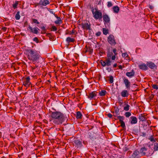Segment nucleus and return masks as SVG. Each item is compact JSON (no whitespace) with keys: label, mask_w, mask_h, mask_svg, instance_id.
I'll return each mask as SVG.
<instances>
[{"label":"nucleus","mask_w":158,"mask_h":158,"mask_svg":"<svg viewBox=\"0 0 158 158\" xmlns=\"http://www.w3.org/2000/svg\"><path fill=\"white\" fill-rule=\"evenodd\" d=\"M51 117L52 118L50 121L56 125L62 124L64 121L67 119V117L59 112H52Z\"/></svg>","instance_id":"obj_1"},{"label":"nucleus","mask_w":158,"mask_h":158,"mask_svg":"<svg viewBox=\"0 0 158 158\" xmlns=\"http://www.w3.org/2000/svg\"><path fill=\"white\" fill-rule=\"evenodd\" d=\"M26 53L27 54L28 59L33 61L37 60L40 57L38 53L34 50H26Z\"/></svg>","instance_id":"obj_2"},{"label":"nucleus","mask_w":158,"mask_h":158,"mask_svg":"<svg viewBox=\"0 0 158 158\" xmlns=\"http://www.w3.org/2000/svg\"><path fill=\"white\" fill-rule=\"evenodd\" d=\"M93 17L96 20H100L102 18V13L101 10L97 9H93L92 10Z\"/></svg>","instance_id":"obj_3"},{"label":"nucleus","mask_w":158,"mask_h":158,"mask_svg":"<svg viewBox=\"0 0 158 158\" xmlns=\"http://www.w3.org/2000/svg\"><path fill=\"white\" fill-rule=\"evenodd\" d=\"M102 18L104 24L109 27L110 24V19L109 16L106 14H103Z\"/></svg>","instance_id":"obj_4"},{"label":"nucleus","mask_w":158,"mask_h":158,"mask_svg":"<svg viewBox=\"0 0 158 158\" xmlns=\"http://www.w3.org/2000/svg\"><path fill=\"white\" fill-rule=\"evenodd\" d=\"M107 41L108 43L111 45H114L116 44L114 36L112 35H110L108 37Z\"/></svg>","instance_id":"obj_5"},{"label":"nucleus","mask_w":158,"mask_h":158,"mask_svg":"<svg viewBox=\"0 0 158 158\" xmlns=\"http://www.w3.org/2000/svg\"><path fill=\"white\" fill-rule=\"evenodd\" d=\"M28 28L30 30V31L33 33L37 34L39 32V31L40 30L37 27H35L33 28H32L31 26H29Z\"/></svg>","instance_id":"obj_6"},{"label":"nucleus","mask_w":158,"mask_h":158,"mask_svg":"<svg viewBox=\"0 0 158 158\" xmlns=\"http://www.w3.org/2000/svg\"><path fill=\"white\" fill-rule=\"evenodd\" d=\"M109 57L110 58H111V59L113 60H114L116 58L115 56L113 53L112 50H111V51H109L108 52L107 58Z\"/></svg>","instance_id":"obj_7"},{"label":"nucleus","mask_w":158,"mask_h":158,"mask_svg":"<svg viewBox=\"0 0 158 158\" xmlns=\"http://www.w3.org/2000/svg\"><path fill=\"white\" fill-rule=\"evenodd\" d=\"M30 80V78L29 77H26V80L23 82V85L26 87H29L31 84Z\"/></svg>","instance_id":"obj_8"},{"label":"nucleus","mask_w":158,"mask_h":158,"mask_svg":"<svg viewBox=\"0 0 158 158\" xmlns=\"http://www.w3.org/2000/svg\"><path fill=\"white\" fill-rule=\"evenodd\" d=\"M49 2L48 0H40L39 2V4L40 5L45 6L49 4Z\"/></svg>","instance_id":"obj_9"},{"label":"nucleus","mask_w":158,"mask_h":158,"mask_svg":"<svg viewBox=\"0 0 158 158\" xmlns=\"http://www.w3.org/2000/svg\"><path fill=\"white\" fill-rule=\"evenodd\" d=\"M82 27L85 30H89L90 28V24L87 23H82L81 24Z\"/></svg>","instance_id":"obj_10"},{"label":"nucleus","mask_w":158,"mask_h":158,"mask_svg":"<svg viewBox=\"0 0 158 158\" xmlns=\"http://www.w3.org/2000/svg\"><path fill=\"white\" fill-rule=\"evenodd\" d=\"M124 82L127 89L129 88L130 86V83L128 80L127 79H124Z\"/></svg>","instance_id":"obj_11"},{"label":"nucleus","mask_w":158,"mask_h":158,"mask_svg":"<svg viewBox=\"0 0 158 158\" xmlns=\"http://www.w3.org/2000/svg\"><path fill=\"white\" fill-rule=\"evenodd\" d=\"M139 154V151L135 150L132 155L131 158H137L138 157V156Z\"/></svg>","instance_id":"obj_12"},{"label":"nucleus","mask_w":158,"mask_h":158,"mask_svg":"<svg viewBox=\"0 0 158 158\" xmlns=\"http://www.w3.org/2000/svg\"><path fill=\"white\" fill-rule=\"evenodd\" d=\"M147 148L145 147L142 148L140 150V153L142 155H145L146 154V152Z\"/></svg>","instance_id":"obj_13"},{"label":"nucleus","mask_w":158,"mask_h":158,"mask_svg":"<svg viewBox=\"0 0 158 158\" xmlns=\"http://www.w3.org/2000/svg\"><path fill=\"white\" fill-rule=\"evenodd\" d=\"M96 96V94L94 92H92L91 93H90L89 94V95L88 96V98L90 100H92L93 99L94 97Z\"/></svg>","instance_id":"obj_14"},{"label":"nucleus","mask_w":158,"mask_h":158,"mask_svg":"<svg viewBox=\"0 0 158 158\" xmlns=\"http://www.w3.org/2000/svg\"><path fill=\"white\" fill-rule=\"evenodd\" d=\"M131 119V123L132 124H135L137 123V118L135 117L132 116L130 117Z\"/></svg>","instance_id":"obj_15"},{"label":"nucleus","mask_w":158,"mask_h":158,"mask_svg":"<svg viewBox=\"0 0 158 158\" xmlns=\"http://www.w3.org/2000/svg\"><path fill=\"white\" fill-rule=\"evenodd\" d=\"M135 74V72L133 70H132L131 72H127L126 73V75L128 77H133Z\"/></svg>","instance_id":"obj_16"},{"label":"nucleus","mask_w":158,"mask_h":158,"mask_svg":"<svg viewBox=\"0 0 158 158\" xmlns=\"http://www.w3.org/2000/svg\"><path fill=\"white\" fill-rule=\"evenodd\" d=\"M128 95V93L127 90H123L121 92V95L123 97H127Z\"/></svg>","instance_id":"obj_17"},{"label":"nucleus","mask_w":158,"mask_h":158,"mask_svg":"<svg viewBox=\"0 0 158 158\" xmlns=\"http://www.w3.org/2000/svg\"><path fill=\"white\" fill-rule=\"evenodd\" d=\"M75 143L77 145V147H80L82 146V143L81 141L78 139H76L75 141Z\"/></svg>","instance_id":"obj_18"},{"label":"nucleus","mask_w":158,"mask_h":158,"mask_svg":"<svg viewBox=\"0 0 158 158\" xmlns=\"http://www.w3.org/2000/svg\"><path fill=\"white\" fill-rule=\"evenodd\" d=\"M139 67L140 69L142 70H146L147 69V67L146 64H144L139 65Z\"/></svg>","instance_id":"obj_19"},{"label":"nucleus","mask_w":158,"mask_h":158,"mask_svg":"<svg viewBox=\"0 0 158 158\" xmlns=\"http://www.w3.org/2000/svg\"><path fill=\"white\" fill-rule=\"evenodd\" d=\"M113 10L114 13H118L119 10V8L117 6H114L113 7Z\"/></svg>","instance_id":"obj_20"},{"label":"nucleus","mask_w":158,"mask_h":158,"mask_svg":"<svg viewBox=\"0 0 158 158\" xmlns=\"http://www.w3.org/2000/svg\"><path fill=\"white\" fill-rule=\"evenodd\" d=\"M106 60L107 63V66H110L112 63V61L111 60V58H110L109 57L108 58H107Z\"/></svg>","instance_id":"obj_21"},{"label":"nucleus","mask_w":158,"mask_h":158,"mask_svg":"<svg viewBox=\"0 0 158 158\" xmlns=\"http://www.w3.org/2000/svg\"><path fill=\"white\" fill-rule=\"evenodd\" d=\"M57 20L55 21V23L56 24H60L62 23V21L59 17H57Z\"/></svg>","instance_id":"obj_22"},{"label":"nucleus","mask_w":158,"mask_h":158,"mask_svg":"<svg viewBox=\"0 0 158 158\" xmlns=\"http://www.w3.org/2000/svg\"><path fill=\"white\" fill-rule=\"evenodd\" d=\"M148 66L152 69H154L156 65L152 63H150L148 64Z\"/></svg>","instance_id":"obj_23"},{"label":"nucleus","mask_w":158,"mask_h":158,"mask_svg":"<svg viewBox=\"0 0 158 158\" xmlns=\"http://www.w3.org/2000/svg\"><path fill=\"white\" fill-rule=\"evenodd\" d=\"M66 40L69 43L71 42H73L74 41V40L73 38L68 37L66 38Z\"/></svg>","instance_id":"obj_24"},{"label":"nucleus","mask_w":158,"mask_h":158,"mask_svg":"<svg viewBox=\"0 0 158 158\" xmlns=\"http://www.w3.org/2000/svg\"><path fill=\"white\" fill-rule=\"evenodd\" d=\"M102 32L104 35H107L108 33V30L105 28H103Z\"/></svg>","instance_id":"obj_25"},{"label":"nucleus","mask_w":158,"mask_h":158,"mask_svg":"<svg viewBox=\"0 0 158 158\" xmlns=\"http://www.w3.org/2000/svg\"><path fill=\"white\" fill-rule=\"evenodd\" d=\"M106 92V91L102 90L99 92V94L100 96H103L105 95Z\"/></svg>","instance_id":"obj_26"},{"label":"nucleus","mask_w":158,"mask_h":158,"mask_svg":"<svg viewBox=\"0 0 158 158\" xmlns=\"http://www.w3.org/2000/svg\"><path fill=\"white\" fill-rule=\"evenodd\" d=\"M93 52V50H85L83 51L82 53L84 54L88 52L89 54H91Z\"/></svg>","instance_id":"obj_27"},{"label":"nucleus","mask_w":158,"mask_h":158,"mask_svg":"<svg viewBox=\"0 0 158 158\" xmlns=\"http://www.w3.org/2000/svg\"><path fill=\"white\" fill-rule=\"evenodd\" d=\"M15 18L16 20H19L20 19V16L19 12H18L15 15Z\"/></svg>","instance_id":"obj_28"},{"label":"nucleus","mask_w":158,"mask_h":158,"mask_svg":"<svg viewBox=\"0 0 158 158\" xmlns=\"http://www.w3.org/2000/svg\"><path fill=\"white\" fill-rule=\"evenodd\" d=\"M82 115L81 112L79 111L77 112V118H81Z\"/></svg>","instance_id":"obj_29"},{"label":"nucleus","mask_w":158,"mask_h":158,"mask_svg":"<svg viewBox=\"0 0 158 158\" xmlns=\"http://www.w3.org/2000/svg\"><path fill=\"white\" fill-rule=\"evenodd\" d=\"M101 63L102 65L103 66H107V64H106L107 63H106V61H104L103 60H101Z\"/></svg>","instance_id":"obj_30"},{"label":"nucleus","mask_w":158,"mask_h":158,"mask_svg":"<svg viewBox=\"0 0 158 158\" xmlns=\"http://www.w3.org/2000/svg\"><path fill=\"white\" fill-rule=\"evenodd\" d=\"M152 86L154 89H155L156 90L158 89V85H157L152 84Z\"/></svg>","instance_id":"obj_31"},{"label":"nucleus","mask_w":158,"mask_h":158,"mask_svg":"<svg viewBox=\"0 0 158 158\" xmlns=\"http://www.w3.org/2000/svg\"><path fill=\"white\" fill-rule=\"evenodd\" d=\"M129 105H127L126 106L124 107V110L125 111H128L129 110Z\"/></svg>","instance_id":"obj_32"},{"label":"nucleus","mask_w":158,"mask_h":158,"mask_svg":"<svg viewBox=\"0 0 158 158\" xmlns=\"http://www.w3.org/2000/svg\"><path fill=\"white\" fill-rule=\"evenodd\" d=\"M125 115L126 117H129L131 115V113L129 112H127L125 113Z\"/></svg>","instance_id":"obj_33"},{"label":"nucleus","mask_w":158,"mask_h":158,"mask_svg":"<svg viewBox=\"0 0 158 158\" xmlns=\"http://www.w3.org/2000/svg\"><path fill=\"white\" fill-rule=\"evenodd\" d=\"M118 119H119L120 122H121L122 121H123V120L124 118V117L123 116H119L118 117Z\"/></svg>","instance_id":"obj_34"},{"label":"nucleus","mask_w":158,"mask_h":158,"mask_svg":"<svg viewBox=\"0 0 158 158\" xmlns=\"http://www.w3.org/2000/svg\"><path fill=\"white\" fill-rule=\"evenodd\" d=\"M120 122L121 123V126L122 127L124 128L125 127V124L123 121H122Z\"/></svg>","instance_id":"obj_35"},{"label":"nucleus","mask_w":158,"mask_h":158,"mask_svg":"<svg viewBox=\"0 0 158 158\" xmlns=\"http://www.w3.org/2000/svg\"><path fill=\"white\" fill-rule=\"evenodd\" d=\"M112 6V4L111 2H107V6L108 7H110Z\"/></svg>","instance_id":"obj_36"},{"label":"nucleus","mask_w":158,"mask_h":158,"mask_svg":"<svg viewBox=\"0 0 158 158\" xmlns=\"http://www.w3.org/2000/svg\"><path fill=\"white\" fill-rule=\"evenodd\" d=\"M113 77L112 76L110 77L109 81L111 83H112L113 82Z\"/></svg>","instance_id":"obj_37"},{"label":"nucleus","mask_w":158,"mask_h":158,"mask_svg":"<svg viewBox=\"0 0 158 158\" xmlns=\"http://www.w3.org/2000/svg\"><path fill=\"white\" fill-rule=\"evenodd\" d=\"M18 4V3L16 2L13 5V6L14 9H15L17 7Z\"/></svg>","instance_id":"obj_38"},{"label":"nucleus","mask_w":158,"mask_h":158,"mask_svg":"<svg viewBox=\"0 0 158 158\" xmlns=\"http://www.w3.org/2000/svg\"><path fill=\"white\" fill-rule=\"evenodd\" d=\"M33 22L35 23H36L38 24H39V23L38 21L36 19H33Z\"/></svg>","instance_id":"obj_39"},{"label":"nucleus","mask_w":158,"mask_h":158,"mask_svg":"<svg viewBox=\"0 0 158 158\" xmlns=\"http://www.w3.org/2000/svg\"><path fill=\"white\" fill-rule=\"evenodd\" d=\"M122 56L123 57L126 58L127 57L128 55L127 53H125L122 54Z\"/></svg>","instance_id":"obj_40"},{"label":"nucleus","mask_w":158,"mask_h":158,"mask_svg":"<svg viewBox=\"0 0 158 158\" xmlns=\"http://www.w3.org/2000/svg\"><path fill=\"white\" fill-rule=\"evenodd\" d=\"M52 29L53 31H56L57 30V28L56 27L54 26H52Z\"/></svg>","instance_id":"obj_41"},{"label":"nucleus","mask_w":158,"mask_h":158,"mask_svg":"<svg viewBox=\"0 0 158 158\" xmlns=\"http://www.w3.org/2000/svg\"><path fill=\"white\" fill-rule=\"evenodd\" d=\"M117 50H112V51L114 55H116L117 54Z\"/></svg>","instance_id":"obj_42"},{"label":"nucleus","mask_w":158,"mask_h":158,"mask_svg":"<svg viewBox=\"0 0 158 158\" xmlns=\"http://www.w3.org/2000/svg\"><path fill=\"white\" fill-rule=\"evenodd\" d=\"M33 40L36 42L37 43L38 42V39L37 37H35L33 39Z\"/></svg>","instance_id":"obj_43"},{"label":"nucleus","mask_w":158,"mask_h":158,"mask_svg":"<svg viewBox=\"0 0 158 158\" xmlns=\"http://www.w3.org/2000/svg\"><path fill=\"white\" fill-rule=\"evenodd\" d=\"M154 150L155 151H157L158 150V145H156L155 146Z\"/></svg>","instance_id":"obj_44"},{"label":"nucleus","mask_w":158,"mask_h":158,"mask_svg":"<svg viewBox=\"0 0 158 158\" xmlns=\"http://www.w3.org/2000/svg\"><path fill=\"white\" fill-rule=\"evenodd\" d=\"M107 115L108 117L110 118H111L112 116V115L110 113L108 114Z\"/></svg>","instance_id":"obj_45"},{"label":"nucleus","mask_w":158,"mask_h":158,"mask_svg":"<svg viewBox=\"0 0 158 158\" xmlns=\"http://www.w3.org/2000/svg\"><path fill=\"white\" fill-rule=\"evenodd\" d=\"M140 119L142 121H144L145 119L144 117L142 115L140 117Z\"/></svg>","instance_id":"obj_46"},{"label":"nucleus","mask_w":158,"mask_h":158,"mask_svg":"<svg viewBox=\"0 0 158 158\" xmlns=\"http://www.w3.org/2000/svg\"><path fill=\"white\" fill-rule=\"evenodd\" d=\"M101 34V32H97L96 34V35L98 36H99V35H100Z\"/></svg>","instance_id":"obj_47"},{"label":"nucleus","mask_w":158,"mask_h":158,"mask_svg":"<svg viewBox=\"0 0 158 158\" xmlns=\"http://www.w3.org/2000/svg\"><path fill=\"white\" fill-rule=\"evenodd\" d=\"M149 139L151 141H152V142L155 141V140L152 137H150L149 138Z\"/></svg>","instance_id":"obj_48"},{"label":"nucleus","mask_w":158,"mask_h":158,"mask_svg":"<svg viewBox=\"0 0 158 158\" xmlns=\"http://www.w3.org/2000/svg\"><path fill=\"white\" fill-rule=\"evenodd\" d=\"M75 31L74 30H72V32L70 34H74L75 33Z\"/></svg>","instance_id":"obj_49"},{"label":"nucleus","mask_w":158,"mask_h":158,"mask_svg":"<svg viewBox=\"0 0 158 158\" xmlns=\"http://www.w3.org/2000/svg\"><path fill=\"white\" fill-rule=\"evenodd\" d=\"M117 66V64H115L113 65V67H116Z\"/></svg>","instance_id":"obj_50"},{"label":"nucleus","mask_w":158,"mask_h":158,"mask_svg":"<svg viewBox=\"0 0 158 158\" xmlns=\"http://www.w3.org/2000/svg\"><path fill=\"white\" fill-rule=\"evenodd\" d=\"M118 67L119 69H122L123 68V67L121 65H119L118 66Z\"/></svg>","instance_id":"obj_51"},{"label":"nucleus","mask_w":158,"mask_h":158,"mask_svg":"<svg viewBox=\"0 0 158 158\" xmlns=\"http://www.w3.org/2000/svg\"><path fill=\"white\" fill-rule=\"evenodd\" d=\"M103 53V52H100L99 54L100 56H102Z\"/></svg>","instance_id":"obj_52"},{"label":"nucleus","mask_w":158,"mask_h":158,"mask_svg":"<svg viewBox=\"0 0 158 158\" xmlns=\"http://www.w3.org/2000/svg\"><path fill=\"white\" fill-rule=\"evenodd\" d=\"M44 27H43L42 28V29H44Z\"/></svg>","instance_id":"obj_53"}]
</instances>
